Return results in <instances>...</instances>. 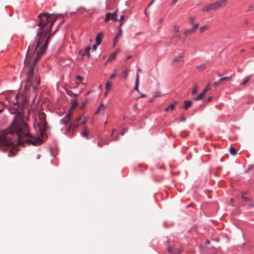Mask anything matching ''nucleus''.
<instances>
[{
    "instance_id": "1",
    "label": "nucleus",
    "mask_w": 254,
    "mask_h": 254,
    "mask_svg": "<svg viewBox=\"0 0 254 254\" xmlns=\"http://www.w3.org/2000/svg\"><path fill=\"white\" fill-rule=\"evenodd\" d=\"M58 15L53 14L41 13L38 15L39 27L37 33L38 37L37 44L35 47L29 46L24 61L25 69L27 70L26 83L24 86V101L27 100L31 87L32 92H34L40 84V79L38 75H34V69L39 58L45 51L51 34H50L52 25L57 19Z\"/></svg>"
},
{
    "instance_id": "2",
    "label": "nucleus",
    "mask_w": 254,
    "mask_h": 254,
    "mask_svg": "<svg viewBox=\"0 0 254 254\" xmlns=\"http://www.w3.org/2000/svg\"><path fill=\"white\" fill-rule=\"evenodd\" d=\"M24 143L37 145L41 140L31 134L27 123L20 115L15 117L9 128L0 133V150L7 152V156L10 157L17 152L14 147L16 144Z\"/></svg>"
},
{
    "instance_id": "3",
    "label": "nucleus",
    "mask_w": 254,
    "mask_h": 254,
    "mask_svg": "<svg viewBox=\"0 0 254 254\" xmlns=\"http://www.w3.org/2000/svg\"><path fill=\"white\" fill-rule=\"evenodd\" d=\"M39 120L38 127L40 135H43L46 130L47 126L46 114L44 113H40L39 116Z\"/></svg>"
},
{
    "instance_id": "4",
    "label": "nucleus",
    "mask_w": 254,
    "mask_h": 254,
    "mask_svg": "<svg viewBox=\"0 0 254 254\" xmlns=\"http://www.w3.org/2000/svg\"><path fill=\"white\" fill-rule=\"evenodd\" d=\"M166 247L169 253L171 254H180L183 251L182 248H177L173 243L171 244V241L168 240L166 242Z\"/></svg>"
},
{
    "instance_id": "5",
    "label": "nucleus",
    "mask_w": 254,
    "mask_h": 254,
    "mask_svg": "<svg viewBox=\"0 0 254 254\" xmlns=\"http://www.w3.org/2000/svg\"><path fill=\"white\" fill-rule=\"evenodd\" d=\"M81 122L80 124H84L86 122L85 117H80L78 119L74 121L72 123H70L68 127V131H69L71 128H72V134H73V130L74 128H77L79 126V122Z\"/></svg>"
},
{
    "instance_id": "6",
    "label": "nucleus",
    "mask_w": 254,
    "mask_h": 254,
    "mask_svg": "<svg viewBox=\"0 0 254 254\" xmlns=\"http://www.w3.org/2000/svg\"><path fill=\"white\" fill-rule=\"evenodd\" d=\"M71 112L69 110L68 113L66 114L65 116L60 121V123L61 124L64 125L65 126V127L67 128V131H68V127L69 125L70 124L69 122L71 119Z\"/></svg>"
},
{
    "instance_id": "7",
    "label": "nucleus",
    "mask_w": 254,
    "mask_h": 254,
    "mask_svg": "<svg viewBox=\"0 0 254 254\" xmlns=\"http://www.w3.org/2000/svg\"><path fill=\"white\" fill-rule=\"evenodd\" d=\"M20 97L19 95H15V94H12L9 96L7 97V100L11 105H16L18 103V98Z\"/></svg>"
},
{
    "instance_id": "8",
    "label": "nucleus",
    "mask_w": 254,
    "mask_h": 254,
    "mask_svg": "<svg viewBox=\"0 0 254 254\" xmlns=\"http://www.w3.org/2000/svg\"><path fill=\"white\" fill-rule=\"evenodd\" d=\"M117 12L118 10H116L113 13H111L110 12H108L106 14V18L105 21L108 22L110 20H116L117 19Z\"/></svg>"
},
{
    "instance_id": "9",
    "label": "nucleus",
    "mask_w": 254,
    "mask_h": 254,
    "mask_svg": "<svg viewBox=\"0 0 254 254\" xmlns=\"http://www.w3.org/2000/svg\"><path fill=\"white\" fill-rule=\"evenodd\" d=\"M91 50V48L89 46L87 47L84 50V52L80 51L79 52V54H81L82 56H87V58H89L90 56V50Z\"/></svg>"
},
{
    "instance_id": "10",
    "label": "nucleus",
    "mask_w": 254,
    "mask_h": 254,
    "mask_svg": "<svg viewBox=\"0 0 254 254\" xmlns=\"http://www.w3.org/2000/svg\"><path fill=\"white\" fill-rule=\"evenodd\" d=\"M104 36V34L102 32L99 33L96 37V43L97 45H99L102 40Z\"/></svg>"
},
{
    "instance_id": "11",
    "label": "nucleus",
    "mask_w": 254,
    "mask_h": 254,
    "mask_svg": "<svg viewBox=\"0 0 254 254\" xmlns=\"http://www.w3.org/2000/svg\"><path fill=\"white\" fill-rule=\"evenodd\" d=\"M178 104V102L177 101H174L173 103L171 104L168 107L165 109V111H172L175 109L176 105Z\"/></svg>"
},
{
    "instance_id": "12",
    "label": "nucleus",
    "mask_w": 254,
    "mask_h": 254,
    "mask_svg": "<svg viewBox=\"0 0 254 254\" xmlns=\"http://www.w3.org/2000/svg\"><path fill=\"white\" fill-rule=\"evenodd\" d=\"M184 57V55H179L178 56L175 57L173 60V64L175 65L177 62H181L183 61V58Z\"/></svg>"
},
{
    "instance_id": "13",
    "label": "nucleus",
    "mask_w": 254,
    "mask_h": 254,
    "mask_svg": "<svg viewBox=\"0 0 254 254\" xmlns=\"http://www.w3.org/2000/svg\"><path fill=\"white\" fill-rule=\"evenodd\" d=\"M139 74H136V79H135V85L134 87V90L139 92L138 89V85H139Z\"/></svg>"
},
{
    "instance_id": "14",
    "label": "nucleus",
    "mask_w": 254,
    "mask_h": 254,
    "mask_svg": "<svg viewBox=\"0 0 254 254\" xmlns=\"http://www.w3.org/2000/svg\"><path fill=\"white\" fill-rule=\"evenodd\" d=\"M232 76H226L219 79L222 84L224 83L225 81H231L232 80Z\"/></svg>"
},
{
    "instance_id": "15",
    "label": "nucleus",
    "mask_w": 254,
    "mask_h": 254,
    "mask_svg": "<svg viewBox=\"0 0 254 254\" xmlns=\"http://www.w3.org/2000/svg\"><path fill=\"white\" fill-rule=\"evenodd\" d=\"M118 53V51H115L108 58V61L111 62L115 59Z\"/></svg>"
},
{
    "instance_id": "16",
    "label": "nucleus",
    "mask_w": 254,
    "mask_h": 254,
    "mask_svg": "<svg viewBox=\"0 0 254 254\" xmlns=\"http://www.w3.org/2000/svg\"><path fill=\"white\" fill-rule=\"evenodd\" d=\"M184 103H185L184 108L186 110H187L189 108H190L191 106L192 102L191 101H185Z\"/></svg>"
},
{
    "instance_id": "17",
    "label": "nucleus",
    "mask_w": 254,
    "mask_h": 254,
    "mask_svg": "<svg viewBox=\"0 0 254 254\" xmlns=\"http://www.w3.org/2000/svg\"><path fill=\"white\" fill-rule=\"evenodd\" d=\"M178 38L179 39H181V35L180 34H174L171 38V42L172 43V44H176V41H174V38Z\"/></svg>"
},
{
    "instance_id": "18",
    "label": "nucleus",
    "mask_w": 254,
    "mask_h": 254,
    "mask_svg": "<svg viewBox=\"0 0 254 254\" xmlns=\"http://www.w3.org/2000/svg\"><path fill=\"white\" fill-rule=\"evenodd\" d=\"M229 152L233 155H235L237 153V150L235 148L232 147L229 148Z\"/></svg>"
},
{
    "instance_id": "19",
    "label": "nucleus",
    "mask_w": 254,
    "mask_h": 254,
    "mask_svg": "<svg viewBox=\"0 0 254 254\" xmlns=\"http://www.w3.org/2000/svg\"><path fill=\"white\" fill-rule=\"evenodd\" d=\"M210 6H209V4H208L206 6H204L202 8V11L203 12H209L210 10H211Z\"/></svg>"
},
{
    "instance_id": "20",
    "label": "nucleus",
    "mask_w": 254,
    "mask_h": 254,
    "mask_svg": "<svg viewBox=\"0 0 254 254\" xmlns=\"http://www.w3.org/2000/svg\"><path fill=\"white\" fill-rule=\"evenodd\" d=\"M209 29V27L207 25H204L200 27L199 29L200 32L202 33Z\"/></svg>"
},
{
    "instance_id": "21",
    "label": "nucleus",
    "mask_w": 254,
    "mask_h": 254,
    "mask_svg": "<svg viewBox=\"0 0 254 254\" xmlns=\"http://www.w3.org/2000/svg\"><path fill=\"white\" fill-rule=\"evenodd\" d=\"M105 107H104V106L103 104H101L100 106L99 107L98 110L95 112V114H99V112L103 110L104 111Z\"/></svg>"
},
{
    "instance_id": "22",
    "label": "nucleus",
    "mask_w": 254,
    "mask_h": 254,
    "mask_svg": "<svg viewBox=\"0 0 254 254\" xmlns=\"http://www.w3.org/2000/svg\"><path fill=\"white\" fill-rule=\"evenodd\" d=\"M205 95L204 94H203V93H201V94H200L199 95H198L195 98H193V99L194 100H201L202 99L204 96Z\"/></svg>"
},
{
    "instance_id": "23",
    "label": "nucleus",
    "mask_w": 254,
    "mask_h": 254,
    "mask_svg": "<svg viewBox=\"0 0 254 254\" xmlns=\"http://www.w3.org/2000/svg\"><path fill=\"white\" fill-rule=\"evenodd\" d=\"M196 18L195 16L190 17L189 18V23L191 25H193Z\"/></svg>"
},
{
    "instance_id": "24",
    "label": "nucleus",
    "mask_w": 254,
    "mask_h": 254,
    "mask_svg": "<svg viewBox=\"0 0 254 254\" xmlns=\"http://www.w3.org/2000/svg\"><path fill=\"white\" fill-rule=\"evenodd\" d=\"M251 75L246 76L245 78V81L243 82H242L241 84L243 85H245L246 83L249 81V80L251 79Z\"/></svg>"
},
{
    "instance_id": "25",
    "label": "nucleus",
    "mask_w": 254,
    "mask_h": 254,
    "mask_svg": "<svg viewBox=\"0 0 254 254\" xmlns=\"http://www.w3.org/2000/svg\"><path fill=\"white\" fill-rule=\"evenodd\" d=\"M210 83H208V85L206 86V87L205 88L203 91V93L205 94L209 90L211 89V88L210 87Z\"/></svg>"
},
{
    "instance_id": "26",
    "label": "nucleus",
    "mask_w": 254,
    "mask_h": 254,
    "mask_svg": "<svg viewBox=\"0 0 254 254\" xmlns=\"http://www.w3.org/2000/svg\"><path fill=\"white\" fill-rule=\"evenodd\" d=\"M228 0H219L218 1L220 4L221 5V6L225 5L226 3H227Z\"/></svg>"
},
{
    "instance_id": "27",
    "label": "nucleus",
    "mask_w": 254,
    "mask_h": 254,
    "mask_svg": "<svg viewBox=\"0 0 254 254\" xmlns=\"http://www.w3.org/2000/svg\"><path fill=\"white\" fill-rule=\"evenodd\" d=\"M209 4V6H210V7L211 10H215L216 9H217V7H216L215 2L210 3Z\"/></svg>"
},
{
    "instance_id": "28",
    "label": "nucleus",
    "mask_w": 254,
    "mask_h": 254,
    "mask_svg": "<svg viewBox=\"0 0 254 254\" xmlns=\"http://www.w3.org/2000/svg\"><path fill=\"white\" fill-rule=\"evenodd\" d=\"M198 26H199V23H197L193 25V27L191 29V31H193V32H194L195 31V30L197 29V28H198Z\"/></svg>"
},
{
    "instance_id": "29",
    "label": "nucleus",
    "mask_w": 254,
    "mask_h": 254,
    "mask_svg": "<svg viewBox=\"0 0 254 254\" xmlns=\"http://www.w3.org/2000/svg\"><path fill=\"white\" fill-rule=\"evenodd\" d=\"M254 165H250L249 166V167L245 171V173H248L250 171H251L253 168Z\"/></svg>"
},
{
    "instance_id": "30",
    "label": "nucleus",
    "mask_w": 254,
    "mask_h": 254,
    "mask_svg": "<svg viewBox=\"0 0 254 254\" xmlns=\"http://www.w3.org/2000/svg\"><path fill=\"white\" fill-rule=\"evenodd\" d=\"M112 86V84L111 82L108 81L106 85V88L108 90H109Z\"/></svg>"
},
{
    "instance_id": "31",
    "label": "nucleus",
    "mask_w": 254,
    "mask_h": 254,
    "mask_svg": "<svg viewBox=\"0 0 254 254\" xmlns=\"http://www.w3.org/2000/svg\"><path fill=\"white\" fill-rule=\"evenodd\" d=\"M123 77L125 78H127L128 76V71L127 69L125 70L123 72Z\"/></svg>"
},
{
    "instance_id": "32",
    "label": "nucleus",
    "mask_w": 254,
    "mask_h": 254,
    "mask_svg": "<svg viewBox=\"0 0 254 254\" xmlns=\"http://www.w3.org/2000/svg\"><path fill=\"white\" fill-rule=\"evenodd\" d=\"M222 84L221 82L220 81V80H219L218 81H215L214 82V86H215V87H218L219 86H220V85Z\"/></svg>"
},
{
    "instance_id": "33",
    "label": "nucleus",
    "mask_w": 254,
    "mask_h": 254,
    "mask_svg": "<svg viewBox=\"0 0 254 254\" xmlns=\"http://www.w3.org/2000/svg\"><path fill=\"white\" fill-rule=\"evenodd\" d=\"M206 66L205 64H201L197 67V68L199 70H203L205 68Z\"/></svg>"
},
{
    "instance_id": "34",
    "label": "nucleus",
    "mask_w": 254,
    "mask_h": 254,
    "mask_svg": "<svg viewBox=\"0 0 254 254\" xmlns=\"http://www.w3.org/2000/svg\"><path fill=\"white\" fill-rule=\"evenodd\" d=\"M193 33V31H191V29H188L185 31V34L186 36H187L189 34H191V33Z\"/></svg>"
},
{
    "instance_id": "35",
    "label": "nucleus",
    "mask_w": 254,
    "mask_h": 254,
    "mask_svg": "<svg viewBox=\"0 0 254 254\" xmlns=\"http://www.w3.org/2000/svg\"><path fill=\"white\" fill-rule=\"evenodd\" d=\"M197 86L196 85H195L194 86V87L192 91V95H194L195 94H196L197 93Z\"/></svg>"
},
{
    "instance_id": "36",
    "label": "nucleus",
    "mask_w": 254,
    "mask_h": 254,
    "mask_svg": "<svg viewBox=\"0 0 254 254\" xmlns=\"http://www.w3.org/2000/svg\"><path fill=\"white\" fill-rule=\"evenodd\" d=\"M82 135L86 138L88 137V132L87 130H85L82 133Z\"/></svg>"
},
{
    "instance_id": "37",
    "label": "nucleus",
    "mask_w": 254,
    "mask_h": 254,
    "mask_svg": "<svg viewBox=\"0 0 254 254\" xmlns=\"http://www.w3.org/2000/svg\"><path fill=\"white\" fill-rule=\"evenodd\" d=\"M174 31L176 33H178L179 32V27L178 25H174Z\"/></svg>"
},
{
    "instance_id": "38",
    "label": "nucleus",
    "mask_w": 254,
    "mask_h": 254,
    "mask_svg": "<svg viewBox=\"0 0 254 254\" xmlns=\"http://www.w3.org/2000/svg\"><path fill=\"white\" fill-rule=\"evenodd\" d=\"M253 10H254V5L253 4H252L249 6V8L246 11H252Z\"/></svg>"
},
{
    "instance_id": "39",
    "label": "nucleus",
    "mask_w": 254,
    "mask_h": 254,
    "mask_svg": "<svg viewBox=\"0 0 254 254\" xmlns=\"http://www.w3.org/2000/svg\"><path fill=\"white\" fill-rule=\"evenodd\" d=\"M215 3L217 9H218L222 6L220 4V3H219V2L218 1H216L215 2Z\"/></svg>"
},
{
    "instance_id": "40",
    "label": "nucleus",
    "mask_w": 254,
    "mask_h": 254,
    "mask_svg": "<svg viewBox=\"0 0 254 254\" xmlns=\"http://www.w3.org/2000/svg\"><path fill=\"white\" fill-rule=\"evenodd\" d=\"M118 39L119 38H116V37H115V38L114 39V40H113V42H114V47L116 45V44L117 43L118 41Z\"/></svg>"
},
{
    "instance_id": "41",
    "label": "nucleus",
    "mask_w": 254,
    "mask_h": 254,
    "mask_svg": "<svg viewBox=\"0 0 254 254\" xmlns=\"http://www.w3.org/2000/svg\"><path fill=\"white\" fill-rule=\"evenodd\" d=\"M116 76V73H114L113 74H112L110 76V78L111 79H113Z\"/></svg>"
},
{
    "instance_id": "42",
    "label": "nucleus",
    "mask_w": 254,
    "mask_h": 254,
    "mask_svg": "<svg viewBox=\"0 0 254 254\" xmlns=\"http://www.w3.org/2000/svg\"><path fill=\"white\" fill-rule=\"evenodd\" d=\"M121 34H122V32H121V30H120V32L116 35V37L117 38H119L121 36Z\"/></svg>"
},
{
    "instance_id": "43",
    "label": "nucleus",
    "mask_w": 254,
    "mask_h": 254,
    "mask_svg": "<svg viewBox=\"0 0 254 254\" xmlns=\"http://www.w3.org/2000/svg\"><path fill=\"white\" fill-rule=\"evenodd\" d=\"M127 129L126 128L124 129L123 131L121 133V135H124L125 132L127 131Z\"/></svg>"
},
{
    "instance_id": "44",
    "label": "nucleus",
    "mask_w": 254,
    "mask_h": 254,
    "mask_svg": "<svg viewBox=\"0 0 254 254\" xmlns=\"http://www.w3.org/2000/svg\"><path fill=\"white\" fill-rule=\"evenodd\" d=\"M77 79L79 80L80 81H82V79H83V78L81 77V76H77L76 77Z\"/></svg>"
},
{
    "instance_id": "45",
    "label": "nucleus",
    "mask_w": 254,
    "mask_h": 254,
    "mask_svg": "<svg viewBox=\"0 0 254 254\" xmlns=\"http://www.w3.org/2000/svg\"><path fill=\"white\" fill-rule=\"evenodd\" d=\"M124 18H125V16L123 15H121L120 17V21H122L123 20V19H124Z\"/></svg>"
},
{
    "instance_id": "46",
    "label": "nucleus",
    "mask_w": 254,
    "mask_h": 254,
    "mask_svg": "<svg viewBox=\"0 0 254 254\" xmlns=\"http://www.w3.org/2000/svg\"><path fill=\"white\" fill-rule=\"evenodd\" d=\"M77 106V103L76 102H74V103H73V105H72L73 108H75Z\"/></svg>"
},
{
    "instance_id": "47",
    "label": "nucleus",
    "mask_w": 254,
    "mask_h": 254,
    "mask_svg": "<svg viewBox=\"0 0 254 254\" xmlns=\"http://www.w3.org/2000/svg\"><path fill=\"white\" fill-rule=\"evenodd\" d=\"M98 46V45H97L96 43V44L94 45L93 47V50H96Z\"/></svg>"
},
{
    "instance_id": "48",
    "label": "nucleus",
    "mask_w": 254,
    "mask_h": 254,
    "mask_svg": "<svg viewBox=\"0 0 254 254\" xmlns=\"http://www.w3.org/2000/svg\"><path fill=\"white\" fill-rule=\"evenodd\" d=\"M155 1V0H152V1L149 3V4L148 6V7L150 6Z\"/></svg>"
},
{
    "instance_id": "49",
    "label": "nucleus",
    "mask_w": 254,
    "mask_h": 254,
    "mask_svg": "<svg viewBox=\"0 0 254 254\" xmlns=\"http://www.w3.org/2000/svg\"><path fill=\"white\" fill-rule=\"evenodd\" d=\"M14 111L12 112V113L15 114L16 112H17V108H14L13 109Z\"/></svg>"
},
{
    "instance_id": "50",
    "label": "nucleus",
    "mask_w": 254,
    "mask_h": 254,
    "mask_svg": "<svg viewBox=\"0 0 254 254\" xmlns=\"http://www.w3.org/2000/svg\"><path fill=\"white\" fill-rule=\"evenodd\" d=\"M164 20V18H161L159 20V22L160 23H161L162 22H163Z\"/></svg>"
},
{
    "instance_id": "51",
    "label": "nucleus",
    "mask_w": 254,
    "mask_h": 254,
    "mask_svg": "<svg viewBox=\"0 0 254 254\" xmlns=\"http://www.w3.org/2000/svg\"><path fill=\"white\" fill-rule=\"evenodd\" d=\"M146 96V95L145 94L142 93L141 94V97H145Z\"/></svg>"
},
{
    "instance_id": "52",
    "label": "nucleus",
    "mask_w": 254,
    "mask_h": 254,
    "mask_svg": "<svg viewBox=\"0 0 254 254\" xmlns=\"http://www.w3.org/2000/svg\"><path fill=\"white\" fill-rule=\"evenodd\" d=\"M142 72V70L141 69H138L137 70V74H138V72Z\"/></svg>"
},
{
    "instance_id": "53",
    "label": "nucleus",
    "mask_w": 254,
    "mask_h": 254,
    "mask_svg": "<svg viewBox=\"0 0 254 254\" xmlns=\"http://www.w3.org/2000/svg\"><path fill=\"white\" fill-rule=\"evenodd\" d=\"M210 244V241L209 240H207L205 242V244L206 245H208Z\"/></svg>"
},
{
    "instance_id": "54",
    "label": "nucleus",
    "mask_w": 254,
    "mask_h": 254,
    "mask_svg": "<svg viewBox=\"0 0 254 254\" xmlns=\"http://www.w3.org/2000/svg\"><path fill=\"white\" fill-rule=\"evenodd\" d=\"M159 96H160V95L159 94V93H156L155 94V97H158Z\"/></svg>"
},
{
    "instance_id": "55",
    "label": "nucleus",
    "mask_w": 254,
    "mask_h": 254,
    "mask_svg": "<svg viewBox=\"0 0 254 254\" xmlns=\"http://www.w3.org/2000/svg\"><path fill=\"white\" fill-rule=\"evenodd\" d=\"M159 169H162L163 168V166H160L159 167H158V168Z\"/></svg>"
},
{
    "instance_id": "56",
    "label": "nucleus",
    "mask_w": 254,
    "mask_h": 254,
    "mask_svg": "<svg viewBox=\"0 0 254 254\" xmlns=\"http://www.w3.org/2000/svg\"><path fill=\"white\" fill-rule=\"evenodd\" d=\"M178 0H173V3L175 4Z\"/></svg>"
},
{
    "instance_id": "57",
    "label": "nucleus",
    "mask_w": 254,
    "mask_h": 254,
    "mask_svg": "<svg viewBox=\"0 0 254 254\" xmlns=\"http://www.w3.org/2000/svg\"><path fill=\"white\" fill-rule=\"evenodd\" d=\"M211 101V97H210L208 98V102H210Z\"/></svg>"
},
{
    "instance_id": "58",
    "label": "nucleus",
    "mask_w": 254,
    "mask_h": 254,
    "mask_svg": "<svg viewBox=\"0 0 254 254\" xmlns=\"http://www.w3.org/2000/svg\"><path fill=\"white\" fill-rule=\"evenodd\" d=\"M85 104H86V103H85V102H83V103H82V107H84V106H85Z\"/></svg>"
},
{
    "instance_id": "59",
    "label": "nucleus",
    "mask_w": 254,
    "mask_h": 254,
    "mask_svg": "<svg viewBox=\"0 0 254 254\" xmlns=\"http://www.w3.org/2000/svg\"><path fill=\"white\" fill-rule=\"evenodd\" d=\"M131 56H128L127 57V60H129V59H130V58H131Z\"/></svg>"
},
{
    "instance_id": "60",
    "label": "nucleus",
    "mask_w": 254,
    "mask_h": 254,
    "mask_svg": "<svg viewBox=\"0 0 254 254\" xmlns=\"http://www.w3.org/2000/svg\"><path fill=\"white\" fill-rule=\"evenodd\" d=\"M98 145H99V146H101V147H102V144H101L100 142H99V143H98Z\"/></svg>"
},
{
    "instance_id": "61",
    "label": "nucleus",
    "mask_w": 254,
    "mask_h": 254,
    "mask_svg": "<svg viewBox=\"0 0 254 254\" xmlns=\"http://www.w3.org/2000/svg\"><path fill=\"white\" fill-rule=\"evenodd\" d=\"M52 157L54 158H55L56 157V155H52Z\"/></svg>"
},
{
    "instance_id": "62",
    "label": "nucleus",
    "mask_w": 254,
    "mask_h": 254,
    "mask_svg": "<svg viewBox=\"0 0 254 254\" xmlns=\"http://www.w3.org/2000/svg\"><path fill=\"white\" fill-rule=\"evenodd\" d=\"M145 13L146 15H147V13H146V9H145Z\"/></svg>"
},
{
    "instance_id": "63",
    "label": "nucleus",
    "mask_w": 254,
    "mask_h": 254,
    "mask_svg": "<svg viewBox=\"0 0 254 254\" xmlns=\"http://www.w3.org/2000/svg\"><path fill=\"white\" fill-rule=\"evenodd\" d=\"M107 94H108V91H107V92H105V95H106Z\"/></svg>"
},
{
    "instance_id": "64",
    "label": "nucleus",
    "mask_w": 254,
    "mask_h": 254,
    "mask_svg": "<svg viewBox=\"0 0 254 254\" xmlns=\"http://www.w3.org/2000/svg\"><path fill=\"white\" fill-rule=\"evenodd\" d=\"M218 76H219V77L221 76V74H218Z\"/></svg>"
}]
</instances>
